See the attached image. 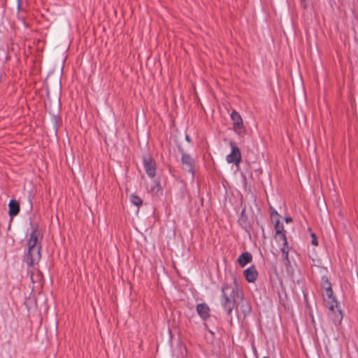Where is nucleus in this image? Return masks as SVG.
<instances>
[{"instance_id": "obj_1", "label": "nucleus", "mask_w": 358, "mask_h": 358, "mask_svg": "<svg viewBox=\"0 0 358 358\" xmlns=\"http://www.w3.org/2000/svg\"><path fill=\"white\" fill-rule=\"evenodd\" d=\"M222 292L223 296L222 305L228 314L231 313L235 306H236V309L240 306L244 317L250 313L251 308L249 303L244 300L242 292L236 284L224 285Z\"/></svg>"}, {"instance_id": "obj_2", "label": "nucleus", "mask_w": 358, "mask_h": 358, "mask_svg": "<svg viewBox=\"0 0 358 358\" xmlns=\"http://www.w3.org/2000/svg\"><path fill=\"white\" fill-rule=\"evenodd\" d=\"M41 239L42 236L37 229H33L27 238L28 248L27 252L24 255L23 262L29 267L38 264L41 259Z\"/></svg>"}, {"instance_id": "obj_3", "label": "nucleus", "mask_w": 358, "mask_h": 358, "mask_svg": "<svg viewBox=\"0 0 358 358\" xmlns=\"http://www.w3.org/2000/svg\"><path fill=\"white\" fill-rule=\"evenodd\" d=\"M275 238L278 241L282 242L283 247L281 248V251L284 255L285 259L286 261V264L288 265L289 264V261L288 259V250H287V242L286 239L285 234L283 233L284 228L282 224H280V220H277L275 224Z\"/></svg>"}, {"instance_id": "obj_4", "label": "nucleus", "mask_w": 358, "mask_h": 358, "mask_svg": "<svg viewBox=\"0 0 358 358\" xmlns=\"http://www.w3.org/2000/svg\"><path fill=\"white\" fill-rule=\"evenodd\" d=\"M230 117L233 121L234 131L238 136L243 137L246 133V129L244 127L241 116L236 110H234L231 113Z\"/></svg>"}, {"instance_id": "obj_5", "label": "nucleus", "mask_w": 358, "mask_h": 358, "mask_svg": "<svg viewBox=\"0 0 358 358\" xmlns=\"http://www.w3.org/2000/svg\"><path fill=\"white\" fill-rule=\"evenodd\" d=\"M229 145L231 148V152L227 157V162L229 164H234L237 169L239 168V164L241 161V154L240 149L236 145L235 143L230 141Z\"/></svg>"}, {"instance_id": "obj_6", "label": "nucleus", "mask_w": 358, "mask_h": 358, "mask_svg": "<svg viewBox=\"0 0 358 358\" xmlns=\"http://www.w3.org/2000/svg\"><path fill=\"white\" fill-rule=\"evenodd\" d=\"M180 152L182 155L181 162L183 169L191 173L192 176L194 174V160L192 157L185 153L182 149L179 148Z\"/></svg>"}, {"instance_id": "obj_7", "label": "nucleus", "mask_w": 358, "mask_h": 358, "mask_svg": "<svg viewBox=\"0 0 358 358\" xmlns=\"http://www.w3.org/2000/svg\"><path fill=\"white\" fill-rule=\"evenodd\" d=\"M324 300L325 305L329 308V311H334V307H336L337 305H338V302L336 301L333 294L332 289L325 291V294H324Z\"/></svg>"}, {"instance_id": "obj_8", "label": "nucleus", "mask_w": 358, "mask_h": 358, "mask_svg": "<svg viewBox=\"0 0 358 358\" xmlns=\"http://www.w3.org/2000/svg\"><path fill=\"white\" fill-rule=\"evenodd\" d=\"M143 164L148 176L153 178L156 173V163L155 160L150 157H143Z\"/></svg>"}, {"instance_id": "obj_9", "label": "nucleus", "mask_w": 358, "mask_h": 358, "mask_svg": "<svg viewBox=\"0 0 358 358\" xmlns=\"http://www.w3.org/2000/svg\"><path fill=\"white\" fill-rule=\"evenodd\" d=\"M8 214L11 219L16 216L20 210V203L15 199H11L8 203Z\"/></svg>"}, {"instance_id": "obj_10", "label": "nucleus", "mask_w": 358, "mask_h": 358, "mask_svg": "<svg viewBox=\"0 0 358 358\" xmlns=\"http://www.w3.org/2000/svg\"><path fill=\"white\" fill-rule=\"evenodd\" d=\"M196 311L200 317L203 320H206L210 315V308L206 303L198 304L196 306Z\"/></svg>"}, {"instance_id": "obj_11", "label": "nucleus", "mask_w": 358, "mask_h": 358, "mask_svg": "<svg viewBox=\"0 0 358 358\" xmlns=\"http://www.w3.org/2000/svg\"><path fill=\"white\" fill-rule=\"evenodd\" d=\"M244 275L248 282H253L257 279V272L255 267L252 266L244 271Z\"/></svg>"}, {"instance_id": "obj_12", "label": "nucleus", "mask_w": 358, "mask_h": 358, "mask_svg": "<svg viewBox=\"0 0 358 358\" xmlns=\"http://www.w3.org/2000/svg\"><path fill=\"white\" fill-rule=\"evenodd\" d=\"M330 315L332 317L333 322L335 324H340L343 320V314L341 310V309L338 307V305H337L336 307H334V311H329Z\"/></svg>"}, {"instance_id": "obj_13", "label": "nucleus", "mask_w": 358, "mask_h": 358, "mask_svg": "<svg viewBox=\"0 0 358 358\" xmlns=\"http://www.w3.org/2000/svg\"><path fill=\"white\" fill-rule=\"evenodd\" d=\"M250 217V219L252 220L255 217V213L253 210H252L251 213H248L245 208H244L242 210L241 216L240 218V222L242 225H245L247 221L248 220Z\"/></svg>"}, {"instance_id": "obj_14", "label": "nucleus", "mask_w": 358, "mask_h": 358, "mask_svg": "<svg viewBox=\"0 0 358 358\" xmlns=\"http://www.w3.org/2000/svg\"><path fill=\"white\" fill-rule=\"evenodd\" d=\"M251 261L252 256L248 252L243 253L241 255H240L238 259L239 264L242 267L245 266L248 263L250 262Z\"/></svg>"}, {"instance_id": "obj_15", "label": "nucleus", "mask_w": 358, "mask_h": 358, "mask_svg": "<svg viewBox=\"0 0 358 358\" xmlns=\"http://www.w3.org/2000/svg\"><path fill=\"white\" fill-rule=\"evenodd\" d=\"M130 200H131V202L134 205H135V206H136L138 207L141 206V204L143 203L142 199L140 197H138V196L135 195V194H131V195Z\"/></svg>"}, {"instance_id": "obj_16", "label": "nucleus", "mask_w": 358, "mask_h": 358, "mask_svg": "<svg viewBox=\"0 0 358 358\" xmlns=\"http://www.w3.org/2000/svg\"><path fill=\"white\" fill-rule=\"evenodd\" d=\"M161 189L160 183L159 181L155 180L154 185L150 188V192L152 194H157Z\"/></svg>"}, {"instance_id": "obj_17", "label": "nucleus", "mask_w": 358, "mask_h": 358, "mask_svg": "<svg viewBox=\"0 0 358 358\" xmlns=\"http://www.w3.org/2000/svg\"><path fill=\"white\" fill-rule=\"evenodd\" d=\"M322 287L324 289L325 291L332 289L331 284L330 283L327 277L322 278Z\"/></svg>"}, {"instance_id": "obj_18", "label": "nucleus", "mask_w": 358, "mask_h": 358, "mask_svg": "<svg viewBox=\"0 0 358 358\" xmlns=\"http://www.w3.org/2000/svg\"><path fill=\"white\" fill-rule=\"evenodd\" d=\"M311 237H312V244L317 246L318 245V243H317L315 234H312Z\"/></svg>"}, {"instance_id": "obj_19", "label": "nucleus", "mask_w": 358, "mask_h": 358, "mask_svg": "<svg viewBox=\"0 0 358 358\" xmlns=\"http://www.w3.org/2000/svg\"><path fill=\"white\" fill-rule=\"evenodd\" d=\"M17 10H20L21 9V0H17Z\"/></svg>"}, {"instance_id": "obj_20", "label": "nucleus", "mask_w": 358, "mask_h": 358, "mask_svg": "<svg viewBox=\"0 0 358 358\" xmlns=\"http://www.w3.org/2000/svg\"><path fill=\"white\" fill-rule=\"evenodd\" d=\"M292 221V219L289 217L285 218V222L287 223L291 222Z\"/></svg>"}, {"instance_id": "obj_21", "label": "nucleus", "mask_w": 358, "mask_h": 358, "mask_svg": "<svg viewBox=\"0 0 358 358\" xmlns=\"http://www.w3.org/2000/svg\"><path fill=\"white\" fill-rule=\"evenodd\" d=\"M185 139H186V141H187V142H189V143H190V142H191V138H190V137H189V135H186V136H185Z\"/></svg>"}, {"instance_id": "obj_22", "label": "nucleus", "mask_w": 358, "mask_h": 358, "mask_svg": "<svg viewBox=\"0 0 358 358\" xmlns=\"http://www.w3.org/2000/svg\"><path fill=\"white\" fill-rule=\"evenodd\" d=\"M31 278L32 281H34V280H33V273H32V272H31Z\"/></svg>"}, {"instance_id": "obj_23", "label": "nucleus", "mask_w": 358, "mask_h": 358, "mask_svg": "<svg viewBox=\"0 0 358 358\" xmlns=\"http://www.w3.org/2000/svg\"><path fill=\"white\" fill-rule=\"evenodd\" d=\"M254 206L256 208V210H258L257 206V205L255 203H254Z\"/></svg>"}, {"instance_id": "obj_24", "label": "nucleus", "mask_w": 358, "mask_h": 358, "mask_svg": "<svg viewBox=\"0 0 358 358\" xmlns=\"http://www.w3.org/2000/svg\"><path fill=\"white\" fill-rule=\"evenodd\" d=\"M275 215L276 216H278V213H277V212H275Z\"/></svg>"}, {"instance_id": "obj_25", "label": "nucleus", "mask_w": 358, "mask_h": 358, "mask_svg": "<svg viewBox=\"0 0 358 358\" xmlns=\"http://www.w3.org/2000/svg\"><path fill=\"white\" fill-rule=\"evenodd\" d=\"M264 358H268V357H264Z\"/></svg>"}]
</instances>
